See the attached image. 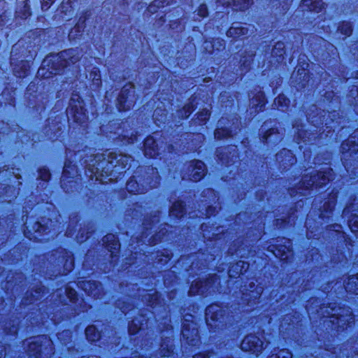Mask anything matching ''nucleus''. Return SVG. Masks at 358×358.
I'll return each instance as SVG.
<instances>
[{
  "label": "nucleus",
  "mask_w": 358,
  "mask_h": 358,
  "mask_svg": "<svg viewBox=\"0 0 358 358\" xmlns=\"http://www.w3.org/2000/svg\"><path fill=\"white\" fill-rule=\"evenodd\" d=\"M131 161L128 155L110 152L107 159L103 154L96 155L88 165V170L91 172V177L96 180L103 182L106 176H111L113 172H121Z\"/></svg>",
  "instance_id": "f257e3e1"
},
{
  "label": "nucleus",
  "mask_w": 358,
  "mask_h": 358,
  "mask_svg": "<svg viewBox=\"0 0 358 358\" xmlns=\"http://www.w3.org/2000/svg\"><path fill=\"white\" fill-rule=\"evenodd\" d=\"M80 58V52L78 49H69L64 50L56 55L47 57L43 62V66L50 67V73L57 74L63 68L75 64Z\"/></svg>",
  "instance_id": "f03ea898"
},
{
  "label": "nucleus",
  "mask_w": 358,
  "mask_h": 358,
  "mask_svg": "<svg viewBox=\"0 0 358 358\" xmlns=\"http://www.w3.org/2000/svg\"><path fill=\"white\" fill-rule=\"evenodd\" d=\"M134 86L131 83L124 85L117 98V107L119 110L129 109L135 102Z\"/></svg>",
  "instance_id": "7ed1b4c3"
},
{
  "label": "nucleus",
  "mask_w": 358,
  "mask_h": 358,
  "mask_svg": "<svg viewBox=\"0 0 358 358\" xmlns=\"http://www.w3.org/2000/svg\"><path fill=\"white\" fill-rule=\"evenodd\" d=\"M321 312L323 316L335 318L331 322L339 327H343L345 324H350L354 322V316L349 309H339V313L331 314L328 308H322Z\"/></svg>",
  "instance_id": "20e7f679"
},
{
  "label": "nucleus",
  "mask_w": 358,
  "mask_h": 358,
  "mask_svg": "<svg viewBox=\"0 0 358 358\" xmlns=\"http://www.w3.org/2000/svg\"><path fill=\"white\" fill-rule=\"evenodd\" d=\"M241 348L243 351L251 352L258 356L265 348L264 341L257 336L250 334L242 341Z\"/></svg>",
  "instance_id": "39448f33"
},
{
  "label": "nucleus",
  "mask_w": 358,
  "mask_h": 358,
  "mask_svg": "<svg viewBox=\"0 0 358 358\" xmlns=\"http://www.w3.org/2000/svg\"><path fill=\"white\" fill-rule=\"evenodd\" d=\"M159 134L148 137L144 142V154L149 157H155L159 152V150L162 148L163 140L157 136Z\"/></svg>",
  "instance_id": "423d86ee"
},
{
  "label": "nucleus",
  "mask_w": 358,
  "mask_h": 358,
  "mask_svg": "<svg viewBox=\"0 0 358 358\" xmlns=\"http://www.w3.org/2000/svg\"><path fill=\"white\" fill-rule=\"evenodd\" d=\"M67 112L73 116V120L77 122L83 123L86 119L82 101H80V97L78 96L71 99Z\"/></svg>",
  "instance_id": "0eeeda50"
},
{
  "label": "nucleus",
  "mask_w": 358,
  "mask_h": 358,
  "mask_svg": "<svg viewBox=\"0 0 358 358\" xmlns=\"http://www.w3.org/2000/svg\"><path fill=\"white\" fill-rule=\"evenodd\" d=\"M216 280V275H212L205 280H196L192 284L189 292L191 295H204L215 283Z\"/></svg>",
  "instance_id": "6e6552de"
},
{
  "label": "nucleus",
  "mask_w": 358,
  "mask_h": 358,
  "mask_svg": "<svg viewBox=\"0 0 358 358\" xmlns=\"http://www.w3.org/2000/svg\"><path fill=\"white\" fill-rule=\"evenodd\" d=\"M223 310L222 308L215 304L209 306L206 309V320L207 324L210 327H218L219 324H213L214 322H222L223 319Z\"/></svg>",
  "instance_id": "1a4fd4ad"
},
{
  "label": "nucleus",
  "mask_w": 358,
  "mask_h": 358,
  "mask_svg": "<svg viewBox=\"0 0 358 358\" xmlns=\"http://www.w3.org/2000/svg\"><path fill=\"white\" fill-rule=\"evenodd\" d=\"M189 171L191 172L189 174V180L192 181L200 180L206 173V166L203 162L199 160H194L191 162Z\"/></svg>",
  "instance_id": "9d476101"
},
{
  "label": "nucleus",
  "mask_w": 358,
  "mask_h": 358,
  "mask_svg": "<svg viewBox=\"0 0 358 358\" xmlns=\"http://www.w3.org/2000/svg\"><path fill=\"white\" fill-rule=\"evenodd\" d=\"M103 241L108 250L111 253V256H115L118 252L120 245L115 235L112 234L106 235L103 237Z\"/></svg>",
  "instance_id": "9b49d317"
},
{
  "label": "nucleus",
  "mask_w": 358,
  "mask_h": 358,
  "mask_svg": "<svg viewBox=\"0 0 358 358\" xmlns=\"http://www.w3.org/2000/svg\"><path fill=\"white\" fill-rule=\"evenodd\" d=\"M331 179V173L330 171L328 172H319L317 176L314 175L311 177V183H308L306 187H308V186L314 185H315V186H322L325 185Z\"/></svg>",
  "instance_id": "f8f14e48"
},
{
  "label": "nucleus",
  "mask_w": 358,
  "mask_h": 358,
  "mask_svg": "<svg viewBox=\"0 0 358 358\" xmlns=\"http://www.w3.org/2000/svg\"><path fill=\"white\" fill-rule=\"evenodd\" d=\"M82 287L88 295L93 296L94 298H99L102 290L101 285L94 281L83 282Z\"/></svg>",
  "instance_id": "ddd939ff"
},
{
  "label": "nucleus",
  "mask_w": 358,
  "mask_h": 358,
  "mask_svg": "<svg viewBox=\"0 0 358 358\" xmlns=\"http://www.w3.org/2000/svg\"><path fill=\"white\" fill-rule=\"evenodd\" d=\"M341 149L343 152L349 151L350 154L358 151V130L347 141L343 143Z\"/></svg>",
  "instance_id": "4468645a"
},
{
  "label": "nucleus",
  "mask_w": 358,
  "mask_h": 358,
  "mask_svg": "<svg viewBox=\"0 0 358 358\" xmlns=\"http://www.w3.org/2000/svg\"><path fill=\"white\" fill-rule=\"evenodd\" d=\"M248 28L241 26L239 23H234L227 32L228 37L239 38L248 34Z\"/></svg>",
  "instance_id": "2eb2a0df"
},
{
  "label": "nucleus",
  "mask_w": 358,
  "mask_h": 358,
  "mask_svg": "<svg viewBox=\"0 0 358 358\" xmlns=\"http://www.w3.org/2000/svg\"><path fill=\"white\" fill-rule=\"evenodd\" d=\"M248 267L249 264L248 262L244 261H238L229 268L228 271L229 276L231 278H236V276L246 271Z\"/></svg>",
  "instance_id": "dca6fc26"
},
{
  "label": "nucleus",
  "mask_w": 358,
  "mask_h": 358,
  "mask_svg": "<svg viewBox=\"0 0 358 358\" xmlns=\"http://www.w3.org/2000/svg\"><path fill=\"white\" fill-rule=\"evenodd\" d=\"M301 7L310 11L320 13L323 8L322 0H302Z\"/></svg>",
  "instance_id": "f3484780"
},
{
  "label": "nucleus",
  "mask_w": 358,
  "mask_h": 358,
  "mask_svg": "<svg viewBox=\"0 0 358 358\" xmlns=\"http://www.w3.org/2000/svg\"><path fill=\"white\" fill-rule=\"evenodd\" d=\"M218 2L222 5H231L233 4L240 10H245L248 8L252 4V0H217Z\"/></svg>",
  "instance_id": "a211bd4d"
},
{
  "label": "nucleus",
  "mask_w": 358,
  "mask_h": 358,
  "mask_svg": "<svg viewBox=\"0 0 358 358\" xmlns=\"http://www.w3.org/2000/svg\"><path fill=\"white\" fill-rule=\"evenodd\" d=\"M59 10L61 13H63L62 17L65 21L69 20L74 14L70 0H64L59 8Z\"/></svg>",
  "instance_id": "6ab92c4d"
},
{
  "label": "nucleus",
  "mask_w": 358,
  "mask_h": 358,
  "mask_svg": "<svg viewBox=\"0 0 358 358\" xmlns=\"http://www.w3.org/2000/svg\"><path fill=\"white\" fill-rule=\"evenodd\" d=\"M145 321L144 315H140L139 317H136L129 324V332L130 334H135L141 329L143 322Z\"/></svg>",
  "instance_id": "aec40b11"
},
{
  "label": "nucleus",
  "mask_w": 358,
  "mask_h": 358,
  "mask_svg": "<svg viewBox=\"0 0 358 358\" xmlns=\"http://www.w3.org/2000/svg\"><path fill=\"white\" fill-rule=\"evenodd\" d=\"M345 287L347 292L358 294V274L350 277Z\"/></svg>",
  "instance_id": "412c9836"
},
{
  "label": "nucleus",
  "mask_w": 358,
  "mask_h": 358,
  "mask_svg": "<svg viewBox=\"0 0 358 358\" xmlns=\"http://www.w3.org/2000/svg\"><path fill=\"white\" fill-rule=\"evenodd\" d=\"M273 252L275 257L282 260H287L292 256V252L286 246H280Z\"/></svg>",
  "instance_id": "4be33fe9"
},
{
  "label": "nucleus",
  "mask_w": 358,
  "mask_h": 358,
  "mask_svg": "<svg viewBox=\"0 0 358 358\" xmlns=\"http://www.w3.org/2000/svg\"><path fill=\"white\" fill-rule=\"evenodd\" d=\"M41 338H36L35 341H32L29 343V347L27 349V352L30 356L33 355L37 357L38 355L41 354V345H39V342L41 341Z\"/></svg>",
  "instance_id": "5701e85b"
},
{
  "label": "nucleus",
  "mask_w": 358,
  "mask_h": 358,
  "mask_svg": "<svg viewBox=\"0 0 358 358\" xmlns=\"http://www.w3.org/2000/svg\"><path fill=\"white\" fill-rule=\"evenodd\" d=\"M85 334L87 339L91 342L98 341L101 336L99 331H98L93 325L88 326L86 328Z\"/></svg>",
  "instance_id": "b1692460"
},
{
  "label": "nucleus",
  "mask_w": 358,
  "mask_h": 358,
  "mask_svg": "<svg viewBox=\"0 0 358 358\" xmlns=\"http://www.w3.org/2000/svg\"><path fill=\"white\" fill-rule=\"evenodd\" d=\"M185 208L181 201H177L173 204L170 209V214L171 216L180 217L184 214Z\"/></svg>",
  "instance_id": "393cba45"
},
{
  "label": "nucleus",
  "mask_w": 358,
  "mask_h": 358,
  "mask_svg": "<svg viewBox=\"0 0 358 358\" xmlns=\"http://www.w3.org/2000/svg\"><path fill=\"white\" fill-rule=\"evenodd\" d=\"M182 334L187 340L193 342L198 337V330L196 328H192V332L189 334V327L184 324L182 329Z\"/></svg>",
  "instance_id": "a878e982"
},
{
  "label": "nucleus",
  "mask_w": 358,
  "mask_h": 358,
  "mask_svg": "<svg viewBox=\"0 0 358 358\" xmlns=\"http://www.w3.org/2000/svg\"><path fill=\"white\" fill-rule=\"evenodd\" d=\"M65 296L59 299L61 303H66V300L69 299V301L73 302L76 299V292L74 289L71 287H66L64 290Z\"/></svg>",
  "instance_id": "bb28decb"
},
{
  "label": "nucleus",
  "mask_w": 358,
  "mask_h": 358,
  "mask_svg": "<svg viewBox=\"0 0 358 358\" xmlns=\"http://www.w3.org/2000/svg\"><path fill=\"white\" fill-rule=\"evenodd\" d=\"M166 117V113L164 109L161 108H157L155 110L153 113V118L156 122V124H159L161 122H163Z\"/></svg>",
  "instance_id": "cd10ccee"
},
{
  "label": "nucleus",
  "mask_w": 358,
  "mask_h": 358,
  "mask_svg": "<svg viewBox=\"0 0 358 358\" xmlns=\"http://www.w3.org/2000/svg\"><path fill=\"white\" fill-rule=\"evenodd\" d=\"M90 79L93 82L94 85L99 87L101 83V75L97 68H93L89 75Z\"/></svg>",
  "instance_id": "c85d7f7f"
},
{
  "label": "nucleus",
  "mask_w": 358,
  "mask_h": 358,
  "mask_svg": "<svg viewBox=\"0 0 358 358\" xmlns=\"http://www.w3.org/2000/svg\"><path fill=\"white\" fill-rule=\"evenodd\" d=\"M194 106L192 103H189L184 106L182 109L178 111V115L180 117L185 119L189 116L193 111Z\"/></svg>",
  "instance_id": "c756f323"
},
{
  "label": "nucleus",
  "mask_w": 358,
  "mask_h": 358,
  "mask_svg": "<svg viewBox=\"0 0 358 358\" xmlns=\"http://www.w3.org/2000/svg\"><path fill=\"white\" fill-rule=\"evenodd\" d=\"M127 189L133 194H141L143 192L139 189L138 184L134 179H130L127 183Z\"/></svg>",
  "instance_id": "7c9ffc66"
},
{
  "label": "nucleus",
  "mask_w": 358,
  "mask_h": 358,
  "mask_svg": "<svg viewBox=\"0 0 358 358\" xmlns=\"http://www.w3.org/2000/svg\"><path fill=\"white\" fill-rule=\"evenodd\" d=\"M76 173V170L75 169V168L73 166H69V164H67L66 163L64 166V171H63L62 180V186L64 185L65 180L68 178L67 175L69 173V174L72 175V176H74V174Z\"/></svg>",
  "instance_id": "2f4dec72"
},
{
  "label": "nucleus",
  "mask_w": 358,
  "mask_h": 358,
  "mask_svg": "<svg viewBox=\"0 0 358 358\" xmlns=\"http://www.w3.org/2000/svg\"><path fill=\"white\" fill-rule=\"evenodd\" d=\"M289 103V100L284 94H280L275 99V105L278 106L280 110H283L284 107L287 106Z\"/></svg>",
  "instance_id": "473e14b6"
},
{
  "label": "nucleus",
  "mask_w": 358,
  "mask_h": 358,
  "mask_svg": "<svg viewBox=\"0 0 358 358\" xmlns=\"http://www.w3.org/2000/svg\"><path fill=\"white\" fill-rule=\"evenodd\" d=\"M231 132V130L217 128L215 131V137L217 139H222V138L232 136Z\"/></svg>",
  "instance_id": "72a5a7b5"
},
{
  "label": "nucleus",
  "mask_w": 358,
  "mask_h": 358,
  "mask_svg": "<svg viewBox=\"0 0 358 358\" xmlns=\"http://www.w3.org/2000/svg\"><path fill=\"white\" fill-rule=\"evenodd\" d=\"M17 15L21 18H26L30 15L29 6L27 2H24V5L22 9L18 8Z\"/></svg>",
  "instance_id": "f704fd0d"
},
{
  "label": "nucleus",
  "mask_w": 358,
  "mask_h": 358,
  "mask_svg": "<svg viewBox=\"0 0 358 358\" xmlns=\"http://www.w3.org/2000/svg\"><path fill=\"white\" fill-rule=\"evenodd\" d=\"M263 289L262 287H256L254 290L250 289L248 294H245V297L250 296L253 297L255 300L259 299L262 293Z\"/></svg>",
  "instance_id": "c9c22d12"
},
{
  "label": "nucleus",
  "mask_w": 358,
  "mask_h": 358,
  "mask_svg": "<svg viewBox=\"0 0 358 358\" xmlns=\"http://www.w3.org/2000/svg\"><path fill=\"white\" fill-rule=\"evenodd\" d=\"M341 33L345 36H350L352 33V27L348 22H344L339 27Z\"/></svg>",
  "instance_id": "e433bc0d"
},
{
  "label": "nucleus",
  "mask_w": 358,
  "mask_h": 358,
  "mask_svg": "<svg viewBox=\"0 0 358 358\" xmlns=\"http://www.w3.org/2000/svg\"><path fill=\"white\" fill-rule=\"evenodd\" d=\"M284 43L282 42H278L274 46V48L273 49L272 53L273 55L282 56L285 51H284Z\"/></svg>",
  "instance_id": "4c0bfd02"
},
{
  "label": "nucleus",
  "mask_w": 358,
  "mask_h": 358,
  "mask_svg": "<svg viewBox=\"0 0 358 358\" xmlns=\"http://www.w3.org/2000/svg\"><path fill=\"white\" fill-rule=\"evenodd\" d=\"M292 353L287 350H282L277 355H273L269 358H292Z\"/></svg>",
  "instance_id": "58836bf2"
},
{
  "label": "nucleus",
  "mask_w": 358,
  "mask_h": 358,
  "mask_svg": "<svg viewBox=\"0 0 358 358\" xmlns=\"http://www.w3.org/2000/svg\"><path fill=\"white\" fill-rule=\"evenodd\" d=\"M210 114L209 110L204 108L197 114V118L201 122H203L209 118Z\"/></svg>",
  "instance_id": "ea45409f"
},
{
  "label": "nucleus",
  "mask_w": 358,
  "mask_h": 358,
  "mask_svg": "<svg viewBox=\"0 0 358 358\" xmlns=\"http://www.w3.org/2000/svg\"><path fill=\"white\" fill-rule=\"evenodd\" d=\"M146 301L151 306L157 305V301L158 300V294L157 293L152 294H148L145 296Z\"/></svg>",
  "instance_id": "a19ab883"
},
{
  "label": "nucleus",
  "mask_w": 358,
  "mask_h": 358,
  "mask_svg": "<svg viewBox=\"0 0 358 358\" xmlns=\"http://www.w3.org/2000/svg\"><path fill=\"white\" fill-rule=\"evenodd\" d=\"M152 3L155 4L157 8H164L166 6L172 4L173 0H154Z\"/></svg>",
  "instance_id": "79ce46f5"
},
{
  "label": "nucleus",
  "mask_w": 358,
  "mask_h": 358,
  "mask_svg": "<svg viewBox=\"0 0 358 358\" xmlns=\"http://www.w3.org/2000/svg\"><path fill=\"white\" fill-rule=\"evenodd\" d=\"M349 227L352 231H358V217H353L349 221Z\"/></svg>",
  "instance_id": "37998d69"
},
{
  "label": "nucleus",
  "mask_w": 358,
  "mask_h": 358,
  "mask_svg": "<svg viewBox=\"0 0 358 358\" xmlns=\"http://www.w3.org/2000/svg\"><path fill=\"white\" fill-rule=\"evenodd\" d=\"M196 12L199 16L202 17H206L208 15V8L206 5L205 3L201 4Z\"/></svg>",
  "instance_id": "c03bdc74"
},
{
  "label": "nucleus",
  "mask_w": 358,
  "mask_h": 358,
  "mask_svg": "<svg viewBox=\"0 0 358 358\" xmlns=\"http://www.w3.org/2000/svg\"><path fill=\"white\" fill-rule=\"evenodd\" d=\"M43 290H44V288L43 287H40L38 288H37L36 290H35V294H31V296L33 297V299H30V303H31L33 301H37V300H39L41 296V293H43Z\"/></svg>",
  "instance_id": "a18cd8bd"
},
{
  "label": "nucleus",
  "mask_w": 358,
  "mask_h": 358,
  "mask_svg": "<svg viewBox=\"0 0 358 358\" xmlns=\"http://www.w3.org/2000/svg\"><path fill=\"white\" fill-rule=\"evenodd\" d=\"M50 174L48 170L44 169L40 170V177L43 180H48L50 178Z\"/></svg>",
  "instance_id": "49530a36"
},
{
  "label": "nucleus",
  "mask_w": 358,
  "mask_h": 358,
  "mask_svg": "<svg viewBox=\"0 0 358 358\" xmlns=\"http://www.w3.org/2000/svg\"><path fill=\"white\" fill-rule=\"evenodd\" d=\"M34 228L35 229L36 233H43L47 230V228L43 225H41L39 222H36L34 224Z\"/></svg>",
  "instance_id": "de8ad7c7"
},
{
  "label": "nucleus",
  "mask_w": 358,
  "mask_h": 358,
  "mask_svg": "<svg viewBox=\"0 0 358 358\" xmlns=\"http://www.w3.org/2000/svg\"><path fill=\"white\" fill-rule=\"evenodd\" d=\"M55 0H43L41 2V8L43 10H46L50 7V5L54 2Z\"/></svg>",
  "instance_id": "09e8293b"
},
{
  "label": "nucleus",
  "mask_w": 358,
  "mask_h": 358,
  "mask_svg": "<svg viewBox=\"0 0 358 358\" xmlns=\"http://www.w3.org/2000/svg\"><path fill=\"white\" fill-rule=\"evenodd\" d=\"M123 138H127V142L128 143H134L136 141V134H134L133 132L131 134L130 136H126V135H124L123 136Z\"/></svg>",
  "instance_id": "8fccbe9b"
},
{
  "label": "nucleus",
  "mask_w": 358,
  "mask_h": 358,
  "mask_svg": "<svg viewBox=\"0 0 358 358\" xmlns=\"http://www.w3.org/2000/svg\"><path fill=\"white\" fill-rule=\"evenodd\" d=\"M159 8H157V6H155V4H154V3H151L148 6V8H147V11H148V13H152H152H156V12L158 10V9H159Z\"/></svg>",
  "instance_id": "3c124183"
},
{
  "label": "nucleus",
  "mask_w": 358,
  "mask_h": 358,
  "mask_svg": "<svg viewBox=\"0 0 358 358\" xmlns=\"http://www.w3.org/2000/svg\"><path fill=\"white\" fill-rule=\"evenodd\" d=\"M73 267V262L71 258L69 259V260H66V270L68 271H70L72 270Z\"/></svg>",
  "instance_id": "603ef678"
},
{
  "label": "nucleus",
  "mask_w": 358,
  "mask_h": 358,
  "mask_svg": "<svg viewBox=\"0 0 358 358\" xmlns=\"http://www.w3.org/2000/svg\"><path fill=\"white\" fill-rule=\"evenodd\" d=\"M162 352H161L162 356V357H169L173 351L171 347L168 349L167 352H164V353L163 352V350L164 349V344L162 345Z\"/></svg>",
  "instance_id": "864d4df0"
},
{
  "label": "nucleus",
  "mask_w": 358,
  "mask_h": 358,
  "mask_svg": "<svg viewBox=\"0 0 358 358\" xmlns=\"http://www.w3.org/2000/svg\"><path fill=\"white\" fill-rule=\"evenodd\" d=\"M334 204H335L334 201H333L331 202V203H325L324 205V210H327V211H328V210L331 211L333 206H334Z\"/></svg>",
  "instance_id": "5fc2aeb1"
},
{
  "label": "nucleus",
  "mask_w": 358,
  "mask_h": 358,
  "mask_svg": "<svg viewBox=\"0 0 358 358\" xmlns=\"http://www.w3.org/2000/svg\"><path fill=\"white\" fill-rule=\"evenodd\" d=\"M258 98H259V104H260L259 106V108L260 109L262 108V106L264 105V96H263V94H259L258 95Z\"/></svg>",
  "instance_id": "6e6d98bb"
},
{
  "label": "nucleus",
  "mask_w": 358,
  "mask_h": 358,
  "mask_svg": "<svg viewBox=\"0 0 358 358\" xmlns=\"http://www.w3.org/2000/svg\"><path fill=\"white\" fill-rule=\"evenodd\" d=\"M79 29V25L76 26L69 34V38H75L76 36L73 35L74 31H77Z\"/></svg>",
  "instance_id": "4d7b16f0"
},
{
  "label": "nucleus",
  "mask_w": 358,
  "mask_h": 358,
  "mask_svg": "<svg viewBox=\"0 0 358 358\" xmlns=\"http://www.w3.org/2000/svg\"><path fill=\"white\" fill-rule=\"evenodd\" d=\"M117 306H118V307H119L121 310H122V312H123V313H124V312L126 311V310H127V308H128L127 306H130V305H129V304H127V303L126 305H124V306H121L120 304H118Z\"/></svg>",
  "instance_id": "13d9d810"
},
{
  "label": "nucleus",
  "mask_w": 358,
  "mask_h": 358,
  "mask_svg": "<svg viewBox=\"0 0 358 358\" xmlns=\"http://www.w3.org/2000/svg\"><path fill=\"white\" fill-rule=\"evenodd\" d=\"M207 216H210L211 215H213V210H212V208L211 207H209L207 210H206V214Z\"/></svg>",
  "instance_id": "bf43d9fd"
},
{
  "label": "nucleus",
  "mask_w": 358,
  "mask_h": 358,
  "mask_svg": "<svg viewBox=\"0 0 358 358\" xmlns=\"http://www.w3.org/2000/svg\"><path fill=\"white\" fill-rule=\"evenodd\" d=\"M273 129H271V130H269V131L266 133V135H264V136H263V138H264V139L267 140V138H268V136H270V135L272 134V132H273Z\"/></svg>",
  "instance_id": "052dcab7"
},
{
  "label": "nucleus",
  "mask_w": 358,
  "mask_h": 358,
  "mask_svg": "<svg viewBox=\"0 0 358 358\" xmlns=\"http://www.w3.org/2000/svg\"><path fill=\"white\" fill-rule=\"evenodd\" d=\"M77 238H78V241H80V242H83V241H85V239L83 238V235L82 234H81V237L77 236ZM87 238H88V236H86L85 240L87 239Z\"/></svg>",
  "instance_id": "680f3d73"
},
{
  "label": "nucleus",
  "mask_w": 358,
  "mask_h": 358,
  "mask_svg": "<svg viewBox=\"0 0 358 358\" xmlns=\"http://www.w3.org/2000/svg\"><path fill=\"white\" fill-rule=\"evenodd\" d=\"M193 358H204V355H196L195 356L193 357Z\"/></svg>",
  "instance_id": "e2e57ef3"
},
{
  "label": "nucleus",
  "mask_w": 358,
  "mask_h": 358,
  "mask_svg": "<svg viewBox=\"0 0 358 358\" xmlns=\"http://www.w3.org/2000/svg\"><path fill=\"white\" fill-rule=\"evenodd\" d=\"M308 119L311 120V122H312L313 123H314V122H316V120H314V117H310V115H309V116H308Z\"/></svg>",
  "instance_id": "0e129e2a"
},
{
  "label": "nucleus",
  "mask_w": 358,
  "mask_h": 358,
  "mask_svg": "<svg viewBox=\"0 0 358 358\" xmlns=\"http://www.w3.org/2000/svg\"><path fill=\"white\" fill-rule=\"evenodd\" d=\"M285 155H291V152L289 150H284Z\"/></svg>",
  "instance_id": "69168bd1"
},
{
  "label": "nucleus",
  "mask_w": 358,
  "mask_h": 358,
  "mask_svg": "<svg viewBox=\"0 0 358 358\" xmlns=\"http://www.w3.org/2000/svg\"><path fill=\"white\" fill-rule=\"evenodd\" d=\"M43 71V68H40L39 70H38V74H42L43 76V73H42V71Z\"/></svg>",
  "instance_id": "338daca9"
},
{
  "label": "nucleus",
  "mask_w": 358,
  "mask_h": 358,
  "mask_svg": "<svg viewBox=\"0 0 358 358\" xmlns=\"http://www.w3.org/2000/svg\"><path fill=\"white\" fill-rule=\"evenodd\" d=\"M255 285L253 282L250 283V288L252 289L254 287Z\"/></svg>",
  "instance_id": "774afa93"
}]
</instances>
